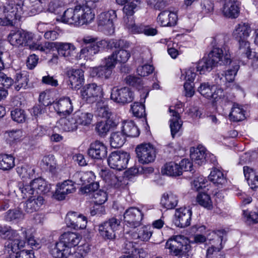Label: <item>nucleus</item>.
Masks as SVG:
<instances>
[{
    "mask_svg": "<svg viewBox=\"0 0 258 258\" xmlns=\"http://www.w3.org/2000/svg\"><path fill=\"white\" fill-rule=\"evenodd\" d=\"M82 41L88 46L83 48L80 51L79 58L92 59L93 56L97 54L100 49L104 48L108 45L106 40H99L98 37L93 36H85ZM109 43L110 46L116 50L112 53L119 63H124L127 61L131 57V51L128 50L130 43L122 39L111 40Z\"/></svg>",
    "mask_w": 258,
    "mask_h": 258,
    "instance_id": "1",
    "label": "nucleus"
},
{
    "mask_svg": "<svg viewBox=\"0 0 258 258\" xmlns=\"http://www.w3.org/2000/svg\"><path fill=\"white\" fill-rule=\"evenodd\" d=\"M0 9L4 16L0 18V25L14 26L22 16H32L40 12L42 6L41 0H29V4H24L22 0L18 3L9 0L0 6Z\"/></svg>",
    "mask_w": 258,
    "mask_h": 258,
    "instance_id": "2",
    "label": "nucleus"
},
{
    "mask_svg": "<svg viewBox=\"0 0 258 258\" xmlns=\"http://www.w3.org/2000/svg\"><path fill=\"white\" fill-rule=\"evenodd\" d=\"M95 18L94 10L87 2L84 5H78L74 8L68 9L56 20L68 24L83 25L91 23Z\"/></svg>",
    "mask_w": 258,
    "mask_h": 258,
    "instance_id": "3",
    "label": "nucleus"
},
{
    "mask_svg": "<svg viewBox=\"0 0 258 258\" xmlns=\"http://www.w3.org/2000/svg\"><path fill=\"white\" fill-rule=\"evenodd\" d=\"M33 50H38L48 53L55 49L58 54L67 59H73L76 54V47L74 44L62 42H45L44 43H35L30 46Z\"/></svg>",
    "mask_w": 258,
    "mask_h": 258,
    "instance_id": "4",
    "label": "nucleus"
},
{
    "mask_svg": "<svg viewBox=\"0 0 258 258\" xmlns=\"http://www.w3.org/2000/svg\"><path fill=\"white\" fill-rule=\"evenodd\" d=\"M51 188V185L42 178H37L30 180L29 183L19 184V189L23 198L31 195H47Z\"/></svg>",
    "mask_w": 258,
    "mask_h": 258,
    "instance_id": "5",
    "label": "nucleus"
},
{
    "mask_svg": "<svg viewBox=\"0 0 258 258\" xmlns=\"http://www.w3.org/2000/svg\"><path fill=\"white\" fill-rule=\"evenodd\" d=\"M18 235L17 231L11 227L0 225V236L8 240L5 243V247L8 249L9 253L10 251L14 253L19 249L24 247L25 242L17 239Z\"/></svg>",
    "mask_w": 258,
    "mask_h": 258,
    "instance_id": "6",
    "label": "nucleus"
},
{
    "mask_svg": "<svg viewBox=\"0 0 258 258\" xmlns=\"http://www.w3.org/2000/svg\"><path fill=\"white\" fill-rule=\"evenodd\" d=\"M80 240V236L76 233L64 232L60 236L59 241L51 246L50 252L51 255H53L56 252H62L67 248H72L77 246Z\"/></svg>",
    "mask_w": 258,
    "mask_h": 258,
    "instance_id": "7",
    "label": "nucleus"
},
{
    "mask_svg": "<svg viewBox=\"0 0 258 258\" xmlns=\"http://www.w3.org/2000/svg\"><path fill=\"white\" fill-rule=\"evenodd\" d=\"M121 218L114 216L98 225L100 236L105 240H113L116 238V232L119 230Z\"/></svg>",
    "mask_w": 258,
    "mask_h": 258,
    "instance_id": "8",
    "label": "nucleus"
},
{
    "mask_svg": "<svg viewBox=\"0 0 258 258\" xmlns=\"http://www.w3.org/2000/svg\"><path fill=\"white\" fill-rule=\"evenodd\" d=\"M103 94L102 86L95 83L86 85L80 90L82 99L89 103L101 100Z\"/></svg>",
    "mask_w": 258,
    "mask_h": 258,
    "instance_id": "9",
    "label": "nucleus"
},
{
    "mask_svg": "<svg viewBox=\"0 0 258 258\" xmlns=\"http://www.w3.org/2000/svg\"><path fill=\"white\" fill-rule=\"evenodd\" d=\"M116 12L111 10L100 13L97 16L98 27L106 35H110L114 32V21L116 19Z\"/></svg>",
    "mask_w": 258,
    "mask_h": 258,
    "instance_id": "10",
    "label": "nucleus"
},
{
    "mask_svg": "<svg viewBox=\"0 0 258 258\" xmlns=\"http://www.w3.org/2000/svg\"><path fill=\"white\" fill-rule=\"evenodd\" d=\"M165 248L169 250V253L178 256L184 253L191 246L188 243V239L182 235H176L169 239L166 243Z\"/></svg>",
    "mask_w": 258,
    "mask_h": 258,
    "instance_id": "11",
    "label": "nucleus"
},
{
    "mask_svg": "<svg viewBox=\"0 0 258 258\" xmlns=\"http://www.w3.org/2000/svg\"><path fill=\"white\" fill-rule=\"evenodd\" d=\"M226 234V232L225 230H219L212 232V236L214 238L210 239L213 241V244L207 250V258H225L221 250L223 248V240Z\"/></svg>",
    "mask_w": 258,
    "mask_h": 258,
    "instance_id": "12",
    "label": "nucleus"
},
{
    "mask_svg": "<svg viewBox=\"0 0 258 258\" xmlns=\"http://www.w3.org/2000/svg\"><path fill=\"white\" fill-rule=\"evenodd\" d=\"M34 38V34L29 32L23 30H12L8 36V40L10 44L16 47L20 46L29 45L30 46L35 44H30ZM31 49V48H30ZM31 49H32L31 48Z\"/></svg>",
    "mask_w": 258,
    "mask_h": 258,
    "instance_id": "13",
    "label": "nucleus"
},
{
    "mask_svg": "<svg viewBox=\"0 0 258 258\" xmlns=\"http://www.w3.org/2000/svg\"><path fill=\"white\" fill-rule=\"evenodd\" d=\"M208 56L215 66L218 64L227 65L232 61L229 49L226 46L221 48L214 47Z\"/></svg>",
    "mask_w": 258,
    "mask_h": 258,
    "instance_id": "14",
    "label": "nucleus"
},
{
    "mask_svg": "<svg viewBox=\"0 0 258 258\" xmlns=\"http://www.w3.org/2000/svg\"><path fill=\"white\" fill-rule=\"evenodd\" d=\"M129 159L130 154L127 152L114 151L109 155L107 162L111 168L121 170L127 167Z\"/></svg>",
    "mask_w": 258,
    "mask_h": 258,
    "instance_id": "15",
    "label": "nucleus"
},
{
    "mask_svg": "<svg viewBox=\"0 0 258 258\" xmlns=\"http://www.w3.org/2000/svg\"><path fill=\"white\" fill-rule=\"evenodd\" d=\"M136 151L140 163L145 164L153 162L156 157V150L150 144H143L137 146Z\"/></svg>",
    "mask_w": 258,
    "mask_h": 258,
    "instance_id": "16",
    "label": "nucleus"
},
{
    "mask_svg": "<svg viewBox=\"0 0 258 258\" xmlns=\"http://www.w3.org/2000/svg\"><path fill=\"white\" fill-rule=\"evenodd\" d=\"M144 214L138 208L130 207L124 213L123 219L125 225L132 228H136L142 224Z\"/></svg>",
    "mask_w": 258,
    "mask_h": 258,
    "instance_id": "17",
    "label": "nucleus"
},
{
    "mask_svg": "<svg viewBox=\"0 0 258 258\" xmlns=\"http://www.w3.org/2000/svg\"><path fill=\"white\" fill-rule=\"evenodd\" d=\"M110 98L115 102L124 104L133 100L134 94L128 87L118 88L114 87L111 90Z\"/></svg>",
    "mask_w": 258,
    "mask_h": 258,
    "instance_id": "18",
    "label": "nucleus"
},
{
    "mask_svg": "<svg viewBox=\"0 0 258 258\" xmlns=\"http://www.w3.org/2000/svg\"><path fill=\"white\" fill-rule=\"evenodd\" d=\"M219 230L212 231L211 232L209 231L206 236L203 234V233L206 231V226L201 224L194 225L191 227V231L192 232H195V234L193 236L192 240H191V243L201 244L205 243L208 239L210 241V244L212 246V244H213V241L210 240V239H213L214 238V237L212 236V232H217ZM220 230H224L220 229Z\"/></svg>",
    "mask_w": 258,
    "mask_h": 258,
    "instance_id": "19",
    "label": "nucleus"
},
{
    "mask_svg": "<svg viewBox=\"0 0 258 258\" xmlns=\"http://www.w3.org/2000/svg\"><path fill=\"white\" fill-rule=\"evenodd\" d=\"M65 221L69 227L76 230L85 229L87 223L85 216L74 212H70L67 214Z\"/></svg>",
    "mask_w": 258,
    "mask_h": 258,
    "instance_id": "20",
    "label": "nucleus"
},
{
    "mask_svg": "<svg viewBox=\"0 0 258 258\" xmlns=\"http://www.w3.org/2000/svg\"><path fill=\"white\" fill-rule=\"evenodd\" d=\"M76 190L75 183L71 180H66L56 184L53 196L56 199L61 201L65 199L67 195L74 192Z\"/></svg>",
    "mask_w": 258,
    "mask_h": 258,
    "instance_id": "21",
    "label": "nucleus"
},
{
    "mask_svg": "<svg viewBox=\"0 0 258 258\" xmlns=\"http://www.w3.org/2000/svg\"><path fill=\"white\" fill-rule=\"evenodd\" d=\"M191 210L187 208H180L176 209L175 213V225L180 228H184L190 224Z\"/></svg>",
    "mask_w": 258,
    "mask_h": 258,
    "instance_id": "22",
    "label": "nucleus"
},
{
    "mask_svg": "<svg viewBox=\"0 0 258 258\" xmlns=\"http://www.w3.org/2000/svg\"><path fill=\"white\" fill-rule=\"evenodd\" d=\"M53 107L57 113L61 117L70 115L73 111V106L69 97H63L53 102Z\"/></svg>",
    "mask_w": 258,
    "mask_h": 258,
    "instance_id": "23",
    "label": "nucleus"
},
{
    "mask_svg": "<svg viewBox=\"0 0 258 258\" xmlns=\"http://www.w3.org/2000/svg\"><path fill=\"white\" fill-rule=\"evenodd\" d=\"M88 153L93 159H102L107 156V148L103 142L97 140L90 144Z\"/></svg>",
    "mask_w": 258,
    "mask_h": 258,
    "instance_id": "24",
    "label": "nucleus"
},
{
    "mask_svg": "<svg viewBox=\"0 0 258 258\" xmlns=\"http://www.w3.org/2000/svg\"><path fill=\"white\" fill-rule=\"evenodd\" d=\"M168 110L170 116L169 126L171 134L172 137L174 138L181 128L182 121L178 110H176L174 107L170 106Z\"/></svg>",
    "mask_w": 258,
    "mask_h": 258,
    "instance_id": "25",
    "label": "nucleus"
},
{
    "mask_svg": "<svg viewBox=\"0 0 258 258\" xmlns=\"http://www.w3.org/2000/svg\"><path fill=\"white\" fill-rule=\"evenodd\" d=\"M239 6L238 0H224L222 13L226 17L236 18L239 15Z\"/></svg>",
    "mask_w": 258,
    "mask_h": 258,
    "instance_id": "26",
    "label": "nucleus"
},
{
    "mask_svg": "<svg viewBox=\"0 0 258 258\" xmlns=\"http://www.w3.org/2000/svg\"><path fill=\"white\" fill-rule=\"evenodd\" d=\"M157 22L163 27H172L176 24L177 15L176 13L169 11L161 12L157 17Z\"/></svg>",
    "mask_w": 258,
    "mask_h": 258,
    "instance_id": "27",
    "label": "nucleus"
},
{
    "mask_svg": "<svg viewBox=\"0 0 258 258\" xmlns=\"http://www.w3.org/2000/svg\"><path fill=\"white\" fill-rule=\"evenodd\" d=\"M102 179L109 184L117 188H122L125 186L122 181V177H117L112 171L109 170H102L101 172Z\"/></svg>",
    "mask_w": 258,
    "mask_h": 258,
    "instance_id": "28",
    "label": "nucleus"
},
{
    "mask_svg": "<svg viewBox=\"0 0 258 258\" xmlns=\"http://www.w3.org/2000/svg\"><path fill=\"white\" fill-rule=\"evenodd\" d=\"M67 75L72 89L79 88L84 82V72L81 69H70L67 72Z\"/></svg>",
    "mask_w": 258,
    "mask_h": 258,
    "instance_id": "29",
    "label": "nucleus"
},
{
    "mask_svg": "<svg viewBox=\"0 0 258 258\" xmlns=\"http://www.w3.org/2000/svg\"><path fill=\"white\" fill-rule=\"evenodd\" d=\"M28 198L29 199L25 202L24 207V210L28 213H32L39 210L44 203V199L41 196H38L37 198H35V196L32 197V195H31Z\"/></svg>",
    "mask_w": 258,
    "mask_h": 258,
    "instance_id": "30",
    "label": "nucleus"
},
{
    "mask_svg": "<svg viewBox=\"0 0 258 258\" xmlns=\"http://www.w3.org/2000/svg\"><path fill=\"white\" fill-rule=\"evenodd\" d=\"M208 156L206 148L199 145L197 147H192L190 149V157L192 161L198 165H202L206 161Z\"/></svg>",
    "mask_w": 258,
    "mask_h": 258,
    "instance_id": "31",
    "label": "nucleus"
},
{
    "mask_svg": "<svg viewBox=\"0 0 258 258\" xmlns=\"http://www.w3.org/2000/svg\"><path fill=\"white\" fill-rule=\"evenodd\" d=\"M229 64L231 65V68L228 69L225 72V76L221 77L218 75L216 78L217 83L219 85H222L225 81L232 82L234 81L237 72L239 69V65L234 60H232Z\"/></svg>",
    "mask_w": 258,
    "mask_h": 258,
    "instance_id": "32",
    "label": "nucleus"
},
{
    "mask_svg": "<svg viewBox=\"0 0 258 258\" xmlns=\"http://www.w3.org/2000/svg\"><path fill=\"white\" fill-rule=\"evenodd\" d=\"M238 42L239 47L237 54L239 56L248 59H253L255 57V52L252 51L249 41L245 39H241L238 40Z\"/></svg>",
    "mask_w": 258,
    "mask_h": 258,
    "instance_id": "33",
    "label": "nucleus"
},
{
    "mask_svg": "<svg viewBox=\"0 0 258 258\" xmlns=\"http://www.w3.org/2000/svg\"><path fill=\"white\" fill-rule=\"evenodd\" d=\"M178 202V196L172 192H168L162 195L160 204L166 209H172L177 205Z\"/></svg>",
    "mask_w": 258,
    "mask_h": 258,
    "instance_id": "34",
    "label": "nucleus"
},
{
    "mask_svg": "<svg viewBox=\"0 0 258 258\" xmlns=\"http://www.w3.org/2000/svg\"><path fill=\"white\" fill-rule=\"evenodd\" d=\"M17 171L22 179V182H20L19 184L29 183L28 180L31 179L34 176L35 172L33 167L26 164L18 167ZM18 186L19 187V185Z\"/></svg>",
    "mask_w": 258,
    "mask_h": 258,
    "instance_id": "35",
    "label": "nucleus"
},
{
    "mask_svg": "<svg viewBox=\"0 0 258 258\" xmlns=\"http://www.w3.org/2000/svg\"><path fill=\"white\" fill-rule=\"evenodd\" d=\"M251 30L248 23H241L238 24L233 32L234 37L237 40L245 39L249 36Z\"/></svg>",
    "mask_w": 258,
    "mask_h": 258,
    "instance_id": "36",
    "label": "nucleus"
},
{
    "mask_svg": "<svg viewBox=\"0 0 258 258\" xmlns=\"http://www.w3.org/2000/svg\"><path fill=\"white\" fill-rule=\"evenodd\" d=\"M122 132L125 137H137L140 135L139 128L132 120L123 121L122 123Z\"/></svg>",
    "mask_w": 258,
    "mask_h": 258,
    "instance_id": "37",
    "label": "nucleus"
},
{
    "mask_svg": "<svg viewBox=\"0 0 258 258\" xmlns=\"http://www.w3.org/2000/svg\"><path fill=\"white\" fill-rule=\"evenodd\" d=\"M152 234L153 230L151 226L147 225L141 228L138 232H132L131 236L134 240L139 239L142 241H147L150 239Z\"/></svg>",
    "mask_w": 258,
    "mask_h": 258,
    "instance_id": "38",
    "label": "nucleus"
},
{
    "mask_svg": "<svg viewBox=\"0 0 258 258\" xmlns=\"http://www.w3.org/2000/svg\"><path fill=\"white\" fill-rule=\"evenodd\" d=\"M243 173L245 179L251 189L258 187V175L255 171L248 166L243 167Z\"/></svg>",
    "mask_w": 258,
    "mask_h": 258,
    "instance_id": "39",
    "label": "nucleus"
},
{
    "mask_svg": "<svg viewBox=\"0 0 258 258\" xmlns=\"http://www.w3.org/2000/svg\"><path fill=\"white\" fill-rule=\"evenodd\" d=\"M58 124L60 128L66 132L76 131L78 126L74 114L69 118L63 117L59 119Z\"/></svg>",
    "mask_w": 258,
    "mask_h": 258,
    "instance_id": "40",
    "label": "nucleus"
},
{
    "mask_svg": "<svg viewBox=\"0 0 258 258\" xmlns=\"http://www.w3.org/2000/svg\"><path fill=\"white\" fill-rule=\"evenodd\" d=\"M78 125L88 126L90 125L93 119V114L88 112L78 111L74 114Z\"/></svg>",
    "mask_w": 258,
    "mask_h": 258,
    "instance_id": "41",
    "label": "nucleus"
},
{
    "mask_svg": "<svg viewBox=\"0 0 258 258\" xmlns=\"http://www.w3.org/2000/svg\"><path fill=\"white\" fill-rule=\"evenodd\" d=\"M15 166V158L10 154L0 155V169L3 171H9Z\"/></svg>",
    "mask_w": 258,
    "mask_h": 258,
    "instance_id": "42",
    "label": "nucleus"
},
{
    "mask_svg": "<svg viewBox=\"0 0 258 258\" xmlns=\"http://www.w3.org/2000/svg\"><path fill=\"white\" fill-rule=\"evenodd\" d=\"M216 66L208 56L199 61L197 66V70L200 74H206L210 72Z\"/></svg>",
    "mask_w": 258,
    "mask_h": 258,
    "instance_id": "43",
    "label": "nucleus"
},
{
    "mask_svg": "<svg viewBox=\"0 0 258 258\" xmlns=\"http://www.w3.org/2000/svg\"><path fill=\"white\" fill-rule=\"evenodd\" d=\"M162 173L170 176H176L181 174V169L178 164L170 162L164 165L162 169Z\"/></svg>",
    "mask_w": 258,
    "mask_h": 258,
    "instance_id": "44",
    "label": "nucleus"
},
{
    "mask_svg": "<svg viewBox=\"0 0 258 258\" xmlns=\"http://www.w3.org/2000/svg\"><path fill=\"white\" fill-rule=\"evenodd\" d=\"M210 181L217 185H223L227 180L222 171L216 168H213L209 176Z\"/></svg>",
    "mask_w": 258,
    "mask_h": 258,
    "instance_id": "45",
    "label": "nucleus"
},
{
    "mask_svg": "<svg viewBox=\"0 0 258 258\" xmlns=\"http://www.w3.org/2000/svg\"><path fill=\"white\" fill-rule=\"evenodd\" d=\"M4 218L8 222H18L24 219V214L19 209H10L5 213Z\"/></svg>",
    "mask_w": 258,
    "mask_h": 258,
    "instance_id": "46",
    "label": "nucleus"
},
{
    "mask_svg": "<svg viewBox=\"0 0 258 258\" xmlns=\"http://www.w3.org/2000/svg\"><path fill=\"white\" fill-rule=\"evenodd\" d=\"M126 137L122 132H114L110 137V146L114 148L121 147L125 143Z\"/></svg>",
    "mask_w": 258,
    "mask_h": 258,
    "instance_id": "47",
    "label": "nucleus"
},
{
    "mask_svg": "<svg viewBox=\"0 0 258 258\" xmlns=\"http://www.w3.org/2000/svg\"><path fill=\"white\" fill-rule=\"evenodd\" d=\"M29 81V76L27 73H17L14 84L15 90L18 91L22 89H25Z\"/></svg>",
    "mask_w": 258,
    "mask_h": 258,
    "instance_id": "48",
    "label": "nucleus"
},
{
    "mask_svg": "<svg viewBox=\"0 0 258 258\" xmlns=\"http://www.w3.org/2000/svg\"><path fill=\"white\" fill-rule=\"evenodd\" d=\"M244 112L245 111L241 105L234 103L229 114V118L233 121H241L245 118Z\"/></svg>",
    "mask_w": 258,
    "mask_h": 258,
    "instance_id": "49",
    "label": "nucleus"
},
{
    "mask_svg": "<svg viewBox=\"0 0 258 258\" xmlns=\"http://www.w3.org/2000/svg\"><path fill=\"white\" fill-rule=\"evenodd\" d=\"M208 99L211 100L213 103L216 104L222 105L224 102L226 101L227 98L225 96L223 90L221 88L215 86Z\"/></svg>",
    "mask_w": 258,
    "mask_h": 258,
    "instance_id": "50",
    "label": "nucleus"
},
{
    "mask_svg": "<svg viewBox=\"0 0 258 258\" xmlns=\"http://www.w3.org/2000/svg\"><path fill=\"white\" fill-rule=\"evenodd\" d=\"M75 177L79 179L78 183L82 185L94 181L95 178V175L92 171H80L75 174Z\"/></svg>",
    "mask_w": 258,
    "mask_h": 258,
    "instance_id": "51",
    "label": "nucleus"
},
{
    "mask_svg": "<svg viewBox=\"0 0 258 258\" xmlns=\"http://www.w3.org/2000/svg\"><path fill=\"white\" fill-rule=\"evenodd\" d=\"M52 255L55 258H84L83 252L81 250L75 251L74 249L69 248L63 250L62 252H56Z\"/></svg>",
    "mask_w": 258,
    "mask_h": 258,
    "instance_id": "52",
    "label": "nucleus"
},
{
    "mask_svg": "<svg viewBox=\"0 0 258 258\" xmlns=\"http://www.w3.org/2000/svg\"><path fill=\"white\" fill-rule=\"evenodd\" d=\"M112 72L102 64L99 67L91 69V74L92 77H97L102 79H107L110 78Z\"/></svg>",
    "mask_w": 258,
    "mask_h": 258,
    "instance_id": "53",
    "label": "nucleus"
},
{
    "mask_svg": "<svg viewBox=\"0 0 258 258\" xmlns=\"http://www.w3.org/2000/svg\"><path fill=\"white\" fill-rule=\"evenodd\" d=\"M5 135L7 141L11 145L20 142L24 136L22 130L19 129L8 131Z\"/></svg>",
    "mask_w": 258,
    "mask_h": 258,
    "instance_id": "54",
    "label": "nucleus"
},
{
    "mask_svg": "<svg viewBox=\"0 0 258 258\" xmlns=\"http://www.w3.org/2000/svg\"><path fill=\"white\" fill-rule=\"evenodd\" d=\"M22 234L23 237L26 239L28 244L32 249H38L40 247V243L39 240H36L34 237L30 233V231L26 228H22Z\"/></svg>",
    "mask_w": 258,
    "mask_h": 258,
    "instance_id": "55",
    "label": "nucleus"
},
{
    "mask_svg": "<svg viewBox=\"0 0 258 258\" xmlns=\"http://www.w3.org/2000/svg\"><path fill=\"white\" fill-rule=\"evenodd\" d=\"M42 162L43 165L46 166V168L48 169L52 174H55L56 172V163L53 155H49L44 156Z\"/></svg>",
    "mask_w": 258,
    "mask_h": 258,
    "instance_id": "56",
    "label": "nucleus"
},
{
    "mask_svg": "<svg viewBox=\"0 0 258 258\" xmlns=\"http://www.w3.org/2000/svg\"><path fill=\"white\" fill-rule=\"evenodd\" d=\"M215 86L214 85H211L208 82H204L201 83L198 87V91L204 97L208 99L211 95Z\"/></svg>",
    "mask_w": 258,
    "mask_h": 258,
    "instance_id": "57",
    "label": "nucleus"
},
{
    "mask_svg": "<svg viewBox=\"0 0 258 258\" xmlns=\"http://www.w3.org/2000/svg\"><path fill=\"white\" fill-rule=\"evenodd\" d=\"M64 4L60 0L51 1L48 6L47 10L52 13L59 14L64 9Z\"/></svg>",
    "mask_w": 258,
    "mask_h": 258,
    "instance_id": "58",
    "label": "nucleus"
},
{
    "mask_svg": "<svg viewBox=\"0 0 258 258\" xmlns=\"http://www.w3.org/2000/svg\"><path fill=\"white\" fill-rule=\"evenodd\" d=\"M197 201L201 206L208 209L212 207V203L210 196L205 193H200L197 196Z\"/></svg>",
    "mask_w": 258,
    "mask_h": 258,
    "instance_id": "59",
    "label": "nucleus"
},
{
    "mask_svg": "<svg viewBox=\"0 0 258 258\" xmlns=\"http://www.w3.org/2000/svg\"><path fill=\"white\" fill-rule=\"evenodd\" d=\"M140 3L138 1H133L127 3L124 6L123 11L124 14L125 15V16L123 18L124 21L125 18H128V20H130V18H132V16L135 13V10L137 8L138 5Z\"/></svg>",
    "mask_w": 258,
    "mask_h": 258,
    "instance_id": "60",
    "label": "nucleus"
},
{
    "mask_svg": "<svg viewBox=\"0 0 258 258\" xmlns=\"http://www.w3.org/2000/svg\"><path fill=\"white\" fill-rule=\"evenodd\" d=\"M124 23L126 24V26L131 31L136 34L143 33V30L145 27L144 25H137L134 23L133 18H130V20L128 18H124Z\"/></svg>",
    "mask_w": 258,
    "mask_h": 258,
    "instance_id": "61",
    "label": "nucleus"
},
{
    "mask_svg": "<svg viewBox=\"0 0 258 258\" xmlns=\"http://www.w3.org/2000/svg\"><path fill=\"white\" fill-rule=\"evenodd\" d=\"M131 110L137 117H142L145 114V107L143 102H135L131 105Z\"/></svg>",
    "mask_w": 258,
    "mask_h": 258,
    "instance_id": "62",
    "label": "nucleus"
},
{
    "mask_svg": "<svg viewBox=\"0 0 258 258\" xmlns=\"http://www.w3.org/2000/svg\"><path fill=\"white\" fill-rule=\"evenodd\" d=\"M39 101L44 106H48L53 104L52 94L49 90H45L39 95Z\"/></svg>",
    "mask_w": 258,
    "mask_h": 258,
    "instance_id": "63",
    "label": "nucleus"
},
{
    "mask_svg": "<svg viewBox=\"0 0 258 258\" xmlns=\"http://www.w3.org/2000/svg\"><path fill=\"white\" fill-rule=\"evenodd\" d=\"M94 203L96 205H102L107 200V195L105 191L99 190L93 194Z\"/></svg>",
    "mask_w": 258,
    "mask_h": 258,
    "instance_id": "64",
    "label": "nucleus"
}]
</instances>
